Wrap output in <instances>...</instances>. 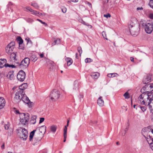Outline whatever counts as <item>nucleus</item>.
<instances>
[{"mask_svg":"<svg viewBox=\"0 0 153 153\" xmlns=\"http://www.w3.org/2000/svg\"><path fill=\"white\" fill-rule=\"evenodd\" d=\"M67 126H65V128L64 129V135H67Z\"/></svg>","mask_w":153,"mask_h":153,"instance_id":"41","label":"nucleus"},{"mask_svg":"<svg viewBox=\"0 0 153 153\" xmlns=\"http://www.w3.org/2000/svg\"><path fill=\"white\" fill-rule=\"evenodd\" d=\"M29 120V116L28 113H21L20 116V122L23 124L25 125Z\"/></svg>","mask_w":153,"mask_h":153,"instance_id":"9","label":"nucleus"},{"mask_svg":"<svg viewBox=\"0 0 153 153\" xmlns=\"http://www.w3.org/2000/svg\"><path fill=\"white\" fill-rule=\"evenodd\" d=\"M97 103L100 106H102L104 105V102L102 99V97H100L97 100Z\"/></svg>","mask_w":153,"mask_h":153,"instance_id":"19","label":"nucleus"},{"mask_svg":"<svg viewBox=\"0 0 153 153\" xmlns=\"http://www.w3.org/2000/svg\"><path fill=\"white\" fill-rule=\"evenodd\" d=\"M40 56L41 58H43L44 56V54L43 53L41 54L40 55Z\"/></svg>","mask_w":153,"mask_h":153,"instance_id":"60","label":"nucleus"},{"mask_svg":"<svg viewBox=\"0 0 153 153\" xmlns=\"http://www.w3.org/2000/svg\"><path fill=\"white\" fill-rule=\"evenodd\" d=\"M80 83L77 80H75L74 84L73 90H78L79 88Z\"/></svg>","mask_w":153,"mask_h":153,"instance_id":"18","label":"nucleus"},{"mask_svg":"<svg viewBox=\"0 0 153 153\" xmlns=\"http://www.w3.org/2000/svg\"><path fill=\"white\" fill-rule=\"evenodd\" d=\"M40 15H42V16H45L46 14L45 13H39V14Z\"/></svg>","mask_w":153,"mask_h":153,"instance_id":"56","label":"nucleus"},{"mask_svg":"<svg viewBox=\"0 0 153 153\" xmlns=\"http://www.w3.org/2000/svg\"><path fill=\"white\" fill-rule=\"evenodd\" d=\"M29 59L30 60L34 62L37 60L38 58L35 55L33 54L31 56Z\"/></svg>","mask_w":153,"mask_h":153,"instance_id":"23","label":"nucleus"},{"mask_svg":"<svg viewBox=\"0 0 153 153\" xmlns=\"http://www.w3.org/2000/svg\"><path fill=\"white\" fill-rule=\"evenodd\" d=\"M27 87V84L25 83L22 84L19 87V89L15 94V98L16 99L19 100V98L20 95L22 94L25 93L24 92L25 89H26Z\"/></svg>","mask_w":153,"mask_h":153,"instance_id":"5","label":"nucleus"},{"mask_svg":"<svg viewBox=\"0 0 153 153\" xmlns=\"http://www.w3.org/2000/svg\"><path fill=\"white\" fill-rule=\"evenodd\" d=\"M62 10L63 13H65L66 12L67 9L66 8L63 7L62 8Z\"/></svg>","mask_w":153,"mask_h":153,"instance_id":"49","label":"nucleus"},{"mask_svg":"<svg viewBox=\"0 0 153 153\" xmlns=\"http://www.w3.org/2000/svg\"><path fill=\"white\" fill-rule=\"evenodd\" d=\"M149 18L152 19H153V13H151L149 14Z\"/></svg>","mask_w":153,"mask_h":153,"instance_id":"51","label":"nucleus"},{"mask_svg":"<svg viewBox=\"0 0 153 153\" xmlns=\"http://www.w3.org/2000/svg\"><path fill=\"white\" fill-rule=\"evenodd\" d=\"M37 20L38 21H39L42 24H44V25H47V24L45 22H42V20H41L39 19H37Z\"/></svg>","mask_w":153,"mask_h":153,"instance_id":"48","label":"nucleus"},{"mask_svg":"<svg viewBox=\"0 0 153 153\" xmlns=\"http://www.w3.org/2000/svg\"><path fill=\"white\" fill-rule=\"evenodd\" d=\"M17 134L19 138L24 140H26L28 136L27 130L25 128L19 127L17 129Z\"/></svg>","mask_w":153,"mask_h":153,"instance_id":"4","label":"nucleus"},{"mask_svg":"<svg viewBox=\"0 0 153 153\" xmlns=\"http://www.w3.org/2000/svg\"><path fill=\"white\" fill-rule=\"evenodd\" d=\"M86 4L89 7L91 8H92L91 4V3L88 2H87Z\"/></svg>","mask_w":153,"mask_h":153,"instance_id":"53","label":"nucleus"},{"mask_svg":"<svg viewBox=\"0 0 153 153\" xmlns=\"http://www.w3.org/2000/svg\"><path fill=\"white\" fill-rule=\"evenodd\" d=\"M37 116L36 115H33L31 118L30 122L31 124H35L36 123Z\"/></svg>","mask_w":153,"mask_h":153,"instance_id":"22","label":"nucleus"},{"mask_svg":"<svg viewBox=\"0 0 153 153\" xmlns=\"http://www.w3.org/2000/svg\"><path fill=\"white\" fill-rule=\"evenodd\" d=\"M4 66L6 67H12V68H15L16 67V66L13 65H9L8 64H5Z\"/></svg>","mask_w":153,"mask_h":153,"instance_id":"36","label":"nucleus"},{"mask_svg":"<svg viewBox=\"0 0 153 153\" xmlns=\"http://www.w3.org/2000/svg\"><path fill=\"white\" fill-rule=\"evenodd\" d=\"M29 11L31 12L32 14L36 16H38V14H39V13L36 10H35L32 9H30Z\"/></svg>","mask_w":153,"mask_h":153,"instance_id":"26","label":"nucleus"},{"mask_svg":"<svg viewBox=\"0 0 153 153\" xmlns=\"http://www.w3.org/2000/svg\"><path fill=\"white\" fill-rule=\"evenodd\" d=\"M38 128L39 131V132L36 134L34 138V141H36V142H38L41 140L46 130V127L45 126H42ZM37 128H38L36 129Z\"/></svg>","mask_w":153,"mask_h":153,"instance_id":"2","label":"nucleus"},{"mask_svg":"<svg viewBox=\"0 0 153 153\" xmlns=\"http://www.w3.org/2000/svg\"><path fill=\"white\" fill-rule=\"evenodd\" d=\"M25 40L27 41V43H29L31 44H32V42L29 38H27L25 39Z\"/></svg>","mask_w":153,"mask_h":153,"instance_id":"43","label":"nucleus"},{"mask_svg":"<svg viewBox=\"0 0 153 153\" xmlns=\"http://www.w3.org/2000/svg\"><path fill=\"white\" fill-rule=\"evenodd\" d=\"M136 108V109H140L143 112L146 111L147 109L146 106H143L140 105L137 106Z\"/></svg>","mask_w":153,"mask_h":153,"instance_id":"25","label":"nucleus"},{"mask_svg":"<svg viewBox=\"0 0 153 153\" xmlns=\"http://www.w3.org/2000/svg\"><path fill=\"white\" fill-rule=\"evenodd\" d=\"M3 60L1 59H0V68H3L4 66V65H3L2 63Z\"/></svg>","mask_w":153,"mask_h":153,"instance_id":"44","label":"nucleus"},{"mask_svg":"<svg viewBox=\"0 0 153 153\" xmlns=\"http://www.w3.org/2000/svg\"><path fill=\"white\" fill-rule=\"evenodd\" d=\"M82 23L84 24V25H87L86 24V23L85 22H84V21H83L82 20Z\"/></svg>","mask_w":153,"mask_h":153,"instance_id":"63","label":"nucleus"},{"mask_svg":"<svg viewBox=\"0 0 153 153\" xmlns=\"http://www.w3.org/2000/svg\"><path fill=\"white\" fill-rule=\"evenodd\" d=\"M25 73L23 71L21 70L19 72L17 77L19 80L22 82L25 79Z\"/></svg>","mask_w":153,"mask_h":153,"instance_id":"13","label":"nucleus"},{"mask_svg":"<svg viewBox=\"0 0 153 153\" xmlns=\"http://www.w3.org/2000/svg\"><path fill=\"white\" fill-rule=\"evenodd\" d=\"M117 75H118L117 73H111L108 74L107 76L109 77H112L116 76Z\"/></svg>","mask_w":153,"mask_h":153,"instance_id":"31","label":"nucleus"},{"mask_svg":"<svg viewBox=\"0 0 153 153\" xmlns=\"http://www.w3.org/2000/svg\"><path fill=\"white\" fill-rule=\"evenodd\" d=\"M45 120V118L44 117H41L40 119V120L39 121V123H41L43 122Z\"/></svg>","mask_w":153,"mask_h":153,"instance_id":"47","label":"nucleus"},{"mask_svg":"<svg viewBox=\"0 0 153 153\" xmlns=\"http://www.w3.org/2000/svg\"><path fill=\"white\" fill-rule=\"evenodd\" d=\"M104 16L106 18H108V17H111V15L109 13H108L106 14H104Z\"/></svg>","mask_w":153,"mask_h":153,"instance_id":"50","label":"nucleus"},{"mask_svg":"<svg viewBox=\"0 0 153 153\" xmlns=\"http://www.w3.org/2000/svg\"><path fill=\"white\" fill-rule=\"evenodd\" d=\"M123 96L126 99H128L130 98L129 93L128 92H126L124 94Z\"/></svg>","mask_w":153,"mask_h":153,"instance_id":"34","label":"nucleus"},{"mask_svg":"<svg viewBox=\"0 0 153 153\" xmlns=\"http://www.w3.org/2000/svg\"><path fill=\"white\" fill-rule=\"evenodd\" d=\"M4 145L3 144L1 146V149H4Z\"/></svg>","mask_w":153,"mask_h":153,"instance_id":"61","label":"nucleus"},{"mask_svg":"<svg viewBox=\"0 0 153 153\" xmlns=\"http://www.w3.org/2000/svg\"><path fill=\"white\" fill-rule=\"evenodd\" d=\"M145 30L146 33H151L153 30V23L151 21L147 22L145 25Z\"/></svg>","mask_w":153,"mask_h":153,"instance_id":"8","label":"nucleus"},{"mask_svg":"<svg viewBox=\"0 0 153 153\" xmlns=\"http://www.w3.org/2000/svg\"><path fill=\"white\" fill-rule=\"evenodd\" d=\"M143 10V8L142 7H138L137 8V10Z\"/></svg>","mask_w":153,"mask_h":153,"instance_id":"57","label":"nucleus"},{"mask_svg":"<svg viewBox=\"0 0 153 153\" xmlns=\"http://www.w3.org/2000/svg\"><path fill=\"white\" fill-rule=\"evenodd\" d=\"M24 10L26 11H29L30 9H31L30 7H24Z\"/></svg>","mask_w":153,"mask_h":153,"instance_id":"40","label":"nucleus"},{"mask_svg":"<svg viewBox=\"0 0 153 153\" xmlns=\"http://www.w3.org/2000/svg\"><path fill=\"white\" fill-rule=\"evenodd\" d=\"M149 5L151 8H153V0L150 1Z\"/></svg>","mask_w":153,"mask_h":153,"instance_id":"42","label":"nucleus"},{"mask_svg":"<svg viewBox=\"0 0 153 153\" xmlns=\"http://www.w3.org/2000/svg\"><path fill=\"white\" fill-rule=\"evenodd\" d=\"M148 95V94H141L139 97V99L140 101V100H143L144 99H145V98H146L147 97V96Z\"/></svg>","mask_w":153,"mask_h":153,"instance_id":"24","label":"nucleus"},{"mask_svg":"<svg viewBox=\"0 0 153 153\" xmlns=\"http://www.w3.org/2000/svg\"><path fill=\"white\" fill-rule=\"evenodd\" d=\"M10 58L13 60H15L16 57V55L14 52H12L10 54Z\"/></svg>","mask_w":153,"mask_h":153,"instance_id":"28","label":"nucleus"},{"mask_svg":"<svg viewBox=\"0 0 153 153\" xmlns=\"http://www.w3.org/2000/svg\"><path fill=\"white\" fill-rule=\"evenodd\" d=\"M128 127H126L125 130H124V134H121L122 136H124L126 134V133L127 131L128 130Z\"/></svg>","mask_w":153,"mask_h":153,"instance_id":"46","label":"nucleus"},{"mask_svg":"<svg viewBox=\"0 0 153 153\" xmlns=\"http://www.w3.org/2000/svg\"><path fill=\"white\" fill-rule=\"evenodd\" d=\"M30 63V59L28 57H25L22 60L20 64V67L26 68L27 67Z\"/></svg>","mask_w":153,"mask_h":153,"instance_id":"12","label":"nucleus"},{"mask_svg":"<svg viewBox=\"0 0 153 153\" xmlns=\"http://www.w3.org/2000/svg\"><path fill=\"white\" fill-rule=\"evenodd\" d=\"M143 100H140V102L142 104L146 106H148L150 111L152 110L153 104L152 102L153 100V93L148 94L146 98Z\"/></svg>","mask_w":153,"mask_h":153,"instance_id":"1","label":"nucleus"},{"mask_svg":"<svg viewBox=\"0 0 153 153\" xmlns=\"http://www.w3.org/2000/svg\"><path fill=\"white\" fill-rule=\"evenodd\" d=\"M152 75L151 74H149L147 75L146 78H144L143 80V83L146 84L150 82L152 80Z\"/></svg>","mask_w":153,"mask_h":153,"instance_id":"15","label":"nucleus"},{"mask_svg":"<svg viewBox=\"0 0 153 153\" xmlns=\"http://www.w3.org/2000/svg\"><path fill=\"white\" fill-rule=\"evenodd\" d=\"M20 97L19 100L16 99L14 97V100L15 101L16 103H18L21 101H22L24 102L28 105L29 108L31 107L33 105V103L31 102L29 99V98L27 97L25 93L19 94Z\"/></svg>","mask_w":153,"mask_h":153,"instance_id":"3","label":"nucleus"},{"mask_svg":"<svg viewBox=\"0 0 153 153\" xmlns=\"http://www.w3.org/2000/svg\"><path fill=\"white\" fill-rule=\"evenodd\" d=\"M146 87L148 88H150V90L151 91H153V84H150L147 85H146Z\"/></svg>","mask_w":153,"mask_h":153,"instance_id":"30","label":"nucleus"},{"mask_svg":"<svg viewBox=\"0 0 153 153\" xmlns=\"http://www.w3.org/2000/svg\"><path fill=\"white\" fill-rule=\"evenodd\" d=\"M102 35L104 38L105 39H106L107 40L108 39L106 38V32L105 31H103L102 33Z\"/></svg>","mask_w":153,"mask_h":153,"instance_id":"39","label":"nucleus"},{"mask_svg":"<svg viewBox=\"0 0 153 153\" xmlns=\"http://www.w3.org/2000/svg\"><path fill=\"white\" fill-rule=\"evenodd\" d=\"M150 130L149 127L144 128L142 129V133L147 141L149 143V142L152 140V137L150 134Z\"/></svg>","mask_w":153,"mask_h":153,"instance_id":"6","label":"nucleus"},{"mask_svg":"<svg viewBox=\"0 0 153 153\" xmlns=\"http://www.w3.org/2000/svg\"><path fill=\"white\" fill-rule=\"evenodd\" d=\"M150 146L151 149L153 151V143H150Z\"/></svg>","mask_w":153,"mask_h":153,"instance_id":"52","label":"nucleus"},{"mask_svg":"<svg viewBox=\"0 0 153 153\" xmlns=\"http://www.w3.org/2000/svg\"><path fill=\"white\" fill-rule=\"evenodd\" d=\"M65 61L67 62L68 66H70L73 63V61L72 59L70 58L67 57L65 58Z\"/></svg>","mask_w":153,"mask_h":153,"instance_id":"21","label":"nucleus"},{"mask_svg":"<svg viewBox=\"0 0 153 153\" xmlns=\"http://www.w3.org/2000/svg\"><path fill=\"white\" fill-rule=\"evenodd\" d=\"M7 76L8 78L10 79H12L14 76V75L11 72H9L8 73V75H7Z\"/></svg>","mask_w":153,"mask_h":153,"instance_id":"27","label":"nucleus"},{"mask_svg":"<svg viewBox=\"0 0 153 153\" xmlns=\"http://www.w3.org/2000/svg\"><path fill=\"white\" fill-rule=\"evenodd\" d=\"M124 130L121 131V132L120 133V134L122 135L121 134H124Z\"/></svg>","mask_w":153,"mask_h":153,"instance_id":"62","label":"nucleus"},{"mask_svg":"<svg viewBox=\"0 0 153 153\" xmlns=\"http://www.w3.org/2000/svg\"><path fill=\"white\" fill-rule=\"evenodd\" d=\"M77 50L78 52H79V55L80 56L82 52V50L81 48L80 47H78Z\"/></svg>","mask_w":153,"mask_h":153,"instance_id":"37","label":"nucleus"},{"mask_svg":"<svg viewBox=\"0 0 153 153\" xmlns=\"http://www.w3.org/2000/svg\"><path fill=\"white\" fill-rule=\"evenodd\" d=\"M54 43H53V45H55L56 44H59L60 42V39H58L56 40H54Z\"/></svg>","mask_w":153,"mask_h":153,"instance_id":"35","label":"nucleus"},{"mask_svg":"<svg viewBox=\"0 0 153 153\" xmlns=\"http://www.w3.org/2000/svg\"><path fill=\"white\" fill-rule=\"evenodd\" d=\"M56 128L57 127L55 125H52L50 127L51 131L53 132H55L56 131Z\"/></svg>","mask_w":153,"mask_h":153,"instance_id":"29","label":"nucleus"},{"mask_svg":"<svg viewBox=\"0 0 153 153\" xmlns=\"http://www.w3.org/2000/svg\"><path fill=\"white\" fill-rule=\"evenodd\" d=\"M93 124H96L97 123V121H92L91 122Z\"/></svg>","mask_w":153,"mask_h":153,"instance_id":"64","label":"nucleus"},{"mask_svg":"<svg viewBox=\"0 0 153 153\" xmlns=\"http://www.w3.org/2000/svg\"><path fill=\"white\" fill-rule=\"evenodd\" d=\"M93 60L90 58H86L85 60V62L86 63H88L92 62Z\"/></svg>","mask_w":153,"mask_h":153,"instance_id":"38","label":"nucleus"},{"mask_svg":"<svg viewBox=\"0 0 153 153\" xmlns=\"http://www.w3.org/2000/svg\"><path fill=\"white\" fill-rule=\"evenodd\" d=\"M130 60L132 62H134V58L133 57H130Z\"/></svg>","mask_w":153,"mask_h":153,"instance_id":"59","label":"nucleus"},{"mask_svg":"<svg viewBox=\"0 0 153 153\" xmlns=\"http://www.w3.org/2000/svg\"><path fill=\"white\" fill-rule=\"evenodd\" d=\"M5 104V100L4 98L2 97H0V109H1L4 107Z\"/></svg>","mask_w":153,"mask_h":153,"instance_id":"17","label":"nucleus"},{"mask_svg":"<svg viewBox=\"0 0 153 153\" xmlns=\"http://www.w3.org/2000/svg\"><path fill=\"white\" fill-rule=\"evenodd\" d=\"M49 97L51 101L53 102L57 101L59 97V91L56 89L53 90L51 92Z\"/></svg>","mask_w":153,"mask_h":153,"instance_id":"7","label":"nucleus"},{"mask_svg":"<svg viewBox=\"0 0 153 153\" xmlns=\"http://www.w3.org/2000/svg\"><path fill=\"white\" fill-rule=\"evenodd\" d=\"M36 131V129L34 130L33 131H32L30 133L29 136V140L31 141H32L33 142V145H35V143H37L36 142V141H35L33 140V137Z\"/></svg>","mask_w":153,"mask_h":153,"instance_id":"16","label":"nucleus"},{"mask_svg":"<svg viewBox=\"0 0 153 153\" xmlns=\"http://www.w3.org/2000/svg\"><path fill=\"white\" fill-rule=\"evenodd\" d=\"M137 19L135 17L132 18L130 21L128 23V27H132L136 26L137 25L136 24L137 23Z\"/></svg>","mask_w":153,"mask_h":153,"instance_id":"14","label":"nucleus"},{"mask_svg":"<svg viewBox=\"0 0 153 153\" xmlns=\"http://www.w3.org/2000/svg\"><path fill=\"white\" fill-rule=\"evenodd\" d=\"M15 45V42H12L9 43L6 47V52L8 54L10 55L11 53L13 52L14 49Z\"/></svg>","mask_w":153,"mask_h":153,"instance_id":"10","label":"nucleus"},{"mask_svg":"<svg viewBox=\"0 0 153 153\" xmlns=\"http://www.w3.org/2000/svg\"><path fill=\"white\" fill-rule=\"evenodd\" d=\"M64 135V138L63 142H65L66 141V139L67 138V135Z\"/></svg>","mask_w":153,"mask_h":153,"instance_id":"54","label":"nucleus"},{"mask_svg":"<svg viewBox=\"0 0 153 153\" xmlns=\"http://www.w3.org/2000/svg\"><path fill=\"white\" fill-rule=\"evenodd\" d=\"M129 28L131 34L134 36H137L138 34L140 29L139 26L138 25H137L136 26L132 27Z\"/></svg>","mask_w":153,"mask_h":153,"instance_id":"11","label":"nucleus"},{"mask_svg":"<svg viewBox=\"0 0 153 153\" xmlns=\"http://www.w3.org/2000/svg\"><path fill=\"white\" fill-rule=\"evenodd\" d=\"M17 40L18 41H19V44L20 45L22 44L23 42V40L20 37H19L17 38Z\"/></svg>","mask_w":153,"mask_h":153,"instance_id":"32","label":"nucleus"},{"mask_svg":"<svg viewBox=\"0 0 153 153\" xmlns=\"http://www.w3.org/2000/svg\"><path fill=\"white\" fill-rule=\"evenodd\" d=\"M70 1L74 2H77L78 1V0H69Z\"/></svg>","mask_w":153,"mask_h":153,"instance_id":"55","label":"nucleus"},{"mask_svg":"<svg viewBox=\"0 0 153 153\" xmlns=\"http://www.w3.org/2000/svg\"><path fill=\"white\" fill-rule=\"evenodd\" d=\"M91 75L93 78L97 79L99 76L100 74L98 72H96L92 73Z\"/></svg>","mask_w":153,"mask_h":153,"instance_id":"20","label":"nucleus"},{"mask_svg":"<svg viewBox=\"0 0 153 153\" xmlns=\"http://www.w3.org/2000/svg\"><path fill=\"white\" fill-rule=\"evenodd\" d=\"M149 130H150V131L152 133V134H153V126L151 128H149Z\"/></svg>","mask_w":153,"mask_h":153,"instance_id":"58","label":"nucleus"},{"mask_svg":"<svg viewBox=\"0 0 153 153\" xmlns=\"http://www.w3.org/2000/svg\"><path fill=\"white\" fill-rule=\"evenodd\" d=\"M31 5L37 9H38L39 7L38 4L36 3H32Z\"/></svg>","mask_w":153,"mask_h":153,"instance_id":"33","label":"nucleus"},{"mask_svg":"<svg viewBox=\"0 0 153 153\" xmlns=\"http://www.w3.org/2000/svg\"><path fill=\"white\" fill-rule=\"evenodd\" d=\"M9 126L10 125L8 123L7 124H5L4 126L5 129L6 130H7L9 129Z\"/></svg>","mask_w":153,"mask_h":153,"instance_id":"45","label":"nucleus"}]
</instances>
